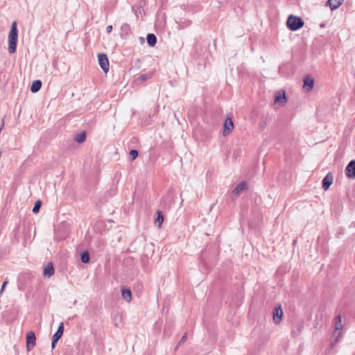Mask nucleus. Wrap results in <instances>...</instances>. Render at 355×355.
Listing matches in <instances>:
<instances>
[{
  "instance_id": "a878e982",
  "label": "nucleus",
  "mask_w": 355,
  "mask_h": 355,
  "mask_svg": "<svg viewBox=\"0 0 355 355\" xmlns=\"http://www.w3.org/2000/svg\"><path fill=\"white\" fill-rule=\"evenodd\" d=\"M7 284H8V282H7V281H5V282L3 283V284H2V286H1V291H0V294H1V293L3 292V291H4V289H5V288H6V285H7Z\"/></svg>"
},
{
  "instance_id": "412c9836",
  "label": "nucleus",
  "mask_w": 355,
  "mask_h": 355,
  "mask_svg": "<svg viewBox=\"0 0 355 355\" xmlns=\"http://www.w3.org/2000/svg\"><path fill=\"white\" fill-rule=\"evenodd\" d=\"M341 336H342L341 330L334 329V331L333 332V335H332V338H333L334 343H332V345H334V343H336Z\"/></svg>"
},
{
  "instance_id": "1a4fd4ad",
  "label": "nucleus",
  "mask_w": 355,
  "mask_h": 355,
  "mask_svg": "<svg viewBox=\"0 0 355 355\" xmlns=\"http://www.w3.org/2000/svg\"><path fill=\"white\" fill-rule=\"evenodd\" d=\"M275 103L279 104H285L287 101L286 93L284 90L278 91L276 92L275 96Z\"/></svg>"
},
{
  "instance_id": "0eeeda50",
  "label": "nucleus",
  "mask_w": 355,
  "mask_h": 355,
  "mask_svg": "<svg viewBox=\"0 0 355 355\" xmlns=\"http://www.w3.org/2000/svg\"><path fill=\"white\" fill-rule=\"evenodd\" d=\"M283 316V311L280 306H275L273 310V320L275 324H279Z\"/></svg>"
},
{
  "instance_id": "2eb2a0df",
  "label": "nucleus",
  "mask_w": 355,
  "mask_h": 355,
  "mask_svg": "<svg viewBox=\"0 0 355 355\" xmlns=\"http://www.w3.org/2000/svg\"><path fill=\"white\" fill-rule=\"evenodd\" d=\"M42 87V82L40 80H37L33 81L31 87V91L33 93H36L38 92Z\"/></svg>"
},
{
  "instance_id": "5701e85b",
  "label": "nucleus",
  "mask_w": 355,
  "mask_h": 355,
  "mask_svg": "<svg viewBox=\"0 0 355 355\" xmlns=\"http://www.w3.org/2000/svg\"><path fill=\"white\" fill-rule=\"evenodd\" d=\"M41 201L40 200H37L35 203V205L33 208V212L36 214L39 211L40 207H41Z\"/></svg>"
},
{
  "instance_id": "cd10ccee",
  "label": "nucleus",
  "mask_w": 355,
  "mask_h": 355,
  "mask_svg": "<svg viewBox=\"0 0 355 355\" xmlns=\"http://www.w3.org/2000/svg\"><path fill=\"white\" fill-rule=\"evenodd\" d=\"M112 31V25L107 26L106 28L107 33H110Z\"/></svg>"
},
{
  "instance_id": "c85d7f7f",
  "label": "nucleus",
  "mask_w": 355,
  "mask_h": 355,
  "mask_svg": "<svg viewBox=\"0 0 355 355\" xmlns=\"http://www.w3.org/2000/svg\"><path fill=\"white\" fill-rule=\"evenodd\" d=\"M58 341H55L54 342V338H52V343H51V347L52 349H54L55 347V345L57 343Z\"/></svg>"
},
{
  "instance_id": "7c9ffc66",
  "label": "nucleus",
  "mask_w": 355,
  "mask_h": 355,
  "mask_svg": "<svg viewBox=\"0 0 355 355\" xmlns=\"http://www.w3.org/2000/svg\"><path fill=\"white\" fill-rule=\"evenodd\" d=\"M324 24H322L320 25V27H324Z\"/></svg>"
},
{
  "instance_id": "ddd939ff",
  "label": "nucleus",
  "mask_w": 355,
  "mask_h": 355,
  "mask_svg": "<svg viewBox=\"0 0 355 355\" xmlns=\"http://www.w3.org/2000/svg\"><path fill=\"white\" fill-rule=\"evenodd\" d=\"M64 331V324L61 322L58 328L57 331L53 336V338H54L55 341H58L59 339L62 337Z\"/></svg>"
},
{
  "instance_id": "b1692460",
  "label": "nucleus",
  "mask_w": 355,
  "mask_h": 355,
  "mask_svg": "<svg viewBox=\"0 0 355 355\" xmlns=\"http://www.w3.org/2000/svg\"><path fill=\"white\" fill-rule=\"evenodd\" d=\"M130 155L132 157V160L135 159L138 156V151L137 150H131L130 151Z\"/></svg>"
},
{
  "instance_id": "f8f14e48",
  "label": "nucleus",
  "mask_w": 355,
  "mask_h": 355,
  "mask_svg": "<svg viewBox=\"0 0 355 355\" xmlns=\"http://www.w3.org/2000/svg\"><path fill=\"white\" fill-rule=\"evenodd\" d=\"M345 0H328L327 4L329 6L331 10L338 8Z\"/></svg>"
},
{
  "instance_id": "dca6fc26",
  "label": "nucleus",
  "mask_w": 355,
  "mask_h": 355,
  "mask_svg": "<svg viewBox=\"0 0 355 355\" xmlns=\"http://www.w3.org/2000/svg\"><path fill=\"white\" fill-rule=\"evenodd\" d=\"M334 327L336 330H342V317L340 315H338L334 319Z\"/></svg>"
},
{
  "instance_id": "f257e3e1",
  "label": "nucleus",
  "mask_w": 355,
  "mask_h": 355,
  "mask_svg": "<svg viewBox=\"0 0 355 355\" xmlns=\"http://www.w3.org/2000/svg\"><path fill=\"white\" fill-rule=\"evenodd\" d=\"M18 40L17 22L13 21L8 35V52L11 54L15 53Z\"/></svg>"
},
{
  "instance_id": "39448f33",
  "label": "nucleus",
  "mask_w": 355,
  "mask_h": 355,
  "mask_svg": "<svg viewBox=\"0 0 355 355\" xmlns=\"http://www.w3.org/2000/svg\"><path fill=\"white\" fill-rule=\"evenodd\" d=\"M345 174L349 178H355V160H352L347 166Z\"/></svg>"
},
{
  "instance_id": "20e7f679",
  "label": "nucleus",
  "mask_w": 355,
  "mask_h": 355,
  "mask_svg": "<svg viewBox=\"0 0 355 355\" xmlns=\"http://www.w3.org/2000/svg\"><path fill=\"white\" fill-rule=\"evenodd\" d=\"M36 337L33 331H29L26 335V347L31 350L35 345Z\"/></svg>"
},
{
  "instance_id": "9d476101",
  "label": "nucleus",
  "mask_w": 355,
  "mask_h": 355,
  "mask_svg": "<svg viewBox=\"0 0 355 355\" xmlns=\"http://www.w3.org/2000/svg\"><path fill=\"white\" fill-rule=\"evenodd\" d=\"M248 188V183L245 181L241 182L233 190V193L235 195L240 194L243 191Z\"/></svg>"
},
{
  "instance_id": "9b49d317",
  "label": "nucleus",
  "mask_w": 355,
  "mask_h": 355,
  "mask_svg": "<svg viewBox=\"0 0 355 355\" xmlns=\"http://www.w3.org/2000/svg\"><path fill=\"white\" fill-rule=\"evenodd\" d=\"M54 274V268L51 263H49L44 268V276L49 278Z\"/></svg>"
},
{
  "instance_id": "4be33fe9",
  "label": "nucleus",
  "mask_w": 355,
  "mask_h": 355,
  "mask_svg": "<svg viewBox=\"0 0 355 355\" xmlns=\"http://www.w3.org/2000/svg\"><path fill=\"white\" fill-rule=\"evenodd\" d=\"M81 261L84 263L89 261V255L87 251H85L81 254Z\"/></svg>"
},
{
  "instance_id": "4468645a",
  "label": "nucleus",
  "mask_w": 355,
  "mask_h": 355,
  "mask_svg": "<svg viewBox=\"0 0 355 355\" xmlns=\"http://www.w3.org/2000/svg\"><path fill=\"white\" fill-rule=\"evenodd\" d=\"M123 298L127 302H130L132 300V293L130 289L123 288L121 291Z\"/></svg>"
},
{
  "instance_id": "c756f323",
  "label": "nucleus",
  "mask_w": 355,
  "mask_h": 355,
  "mask_svg": "<svg viewBox=\"0 0 355 355\" xmlns=\"http://www.w3.org/2000/svg\"><path fill=\"white\" fill-rule=\"evenodd\" d=\"M311 84H312V87H313V85H314V80H313V78H312Z\"/></svg>"
},
{
  "instance_id": "a211bd4d",
  "label": "nucleus",
  "mask_w": 355,
  "mask_h": 355,
  "mask_svg": "<svg viewBox=\"0 0 355 355\" xmlns=\"http://www.w3.org/2000/svg\"><path fill=\"white\" fill-rule=\"evenodd\" d=\"M303 88H304V91H306L307 92L311 91V76L309 75H307L304 78Z\"/></svg>"
},
{
  "instance_id": "aec40b11",
  "label": "nucleus",
  "mask_w": 355,
  "mask_h": 355,
  "mask_svg": "<svg viewBox=\"0 0 355 355\" xmlns=\"http://www.w3.org/2000/svg\"><path fill=\"white\" fill-rule=\"evenodd\" d=\"M75 141L79 144L83 143L86 140V133L85 132H82L79 134H77L75 136Z\"/></svg>"
},
{
  "instance_id": "7ed1b4c3",
  "label": "nucleus",
  "mask_w": 355,
  "mask_h": 355,
  "mask_svg": "<svg viewBox=\"0 0 355 355\" xmlns=\"http://www.w3.org/2000/svg\"><path fill=\"white\" fill-rule=\"evenodd\" d=\"M98 60L100 67L104 72L107 73L109 70V61L107 55L105 53L98 54Z\"/></svg>"
},
{
  "instance_id": "393cba45",
  "label": "nucleus",
  "mask_w": 355,
  "mask_h": 355,
  "mask_svg": "<svg viewBox=\"0 0 355 355\" xmlns=\"http://www.w3.org/2000/svg\"><path fill=\"white\" fill-rule=\"evenodd\" d=\"M148 78H149V76L148 75L142 74L139 76L138 80L141 82H144V81H146V80H148Z\"/></svg>"
},
{
  "instance_id": "bb28decb",
  "label": "nucleus",
  "mask_w": 355,
  "mask_h": 355,
  "mask_svg": "<svg viewBox=\"0 0 355 355\" xmlns=\"http://www.w3.org/2000/svg\"><path fill=\"white\" fill-rule=\"evenodd\" d=\"M186 340H187V334L185 333L184 335L182 337L181 340H180L179 345H181L182 343L185 342Z\"/></svg>"
},
{
  "instance_id": "423d86ee",
  "label": "nucleus",
  "mask_w": 355,
  "mask_h": 355,
  "mask_svg": "<svg viewBox=\"0 0 355 355\" xmlns=\"http://www.w3.org/2000/svg\"><path fill=\"white\" fill-rule=\"evenodd\" d=\"M233 128H234V123H233L232 119L230 117H227L225 119V123H224L223 135L225 136H227V135H229L230 133V132L233 130Z\"/></svg>"
},
{
  "instance_id": "6ab92c4d",
  "label": "nucleus",
  "mask_w": 355,
  "mask_h": 355,
  "mask_svg": "<svg viewBox=\"0 0 355 355\" xmlns=\"http://www.w3.org/2000/svg\"><path fill=\"white\" fill-rule=\"evenodd\" d=\"M157 218L155 220V223H158L157 226L160 227L162 226V224L164 221V216L162 214V212L159 210H157Z\"/></svg>"
},
{
  "instance_id": "f3484780",
  "label": "nucleus",
  "mask_w": 355,
  "mask_h": 355,
  "mask_svg": "<svg viewBox=\"0 0 355 355\" xmlns=\"http://www.w3.org/2000/svg\"><path fill=\"white\" fill-rule=\"evenodd\" d=\"M147 43L150 46H154L157 42V37L153 33H149L147 35Z\"/></svg>"
},
{
  "instance_id": "f03ea898",
  "label": "nucleus",
  "mask_w": 355,
  "mask_h": 355,
  "mask_svg": "<svg viewBox=\"0 0 355 355\" xmlns=\"http://www.w3.org/2000/svg\"><path fill=\"white\" fill-rule=\"evenodd\" d=\"M286 25L291 31H295L304 26V21L300 17L291 15L287 19Z\"/></svg>"
},
{
  "instance_id": "6e6552de",
  "label": "nucleus",
  "mask_w": 355,
  "mask_h": 355,
  "mask_svg": "<svg viewBox=\"0 0 355 355\" xmlns=\"http://www.w3.org/2000/svg\"><path fill=\"white\" fill-rule=\"evenodd\" d=\"M334 180L333 175L331 173H328L327 175L322 180V188L327 191L329 189L332 184Z\"/></svg>"
}]
</instances>
